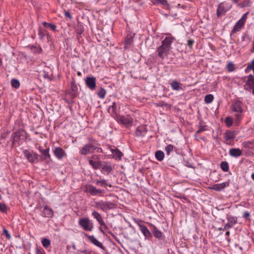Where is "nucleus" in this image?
<instances>
[{
    "label": "nucleus",
    "mask_w": 254,
    "mask_h": 254,
    "mask_svg": "<svg viewBox=\"0 0 254 254\" xmlns=\"http://www.w3.org/2000/svg\"><path fill=\"white\" fill-rule=\"evenodd\" d=\"M229 154L232 157L237 158L242 155V151L239 148H233L229 150Z\"/></svg>",
    "instance_id": "nucleus-20"
},
{
    "label": "nucleus",
    "mask_w": 254,
    "mask_h": 254,
    "mask_svg": "<svg viewBox=\"0 0 254 254\" xmlns=\"http://www.w3.org/2000/svg\"><path fill=\"white\" fill-rule=\"evenodd\" d=\"M117 121L118 123L128 127L132 126L133 119L129 115L117 116Z\"/></svg>",
    "instance_id": "nucleus-7"
},
{
    "label": "nucleus",
    "mask_w": 254,
    "mask_h": 254,
    "mask_svg": "<svg viewBox=\"0 0 254 254\" xmlns=\"http://www.w3.org/2000/svg\"><path fill=\"white\" fill-rule=\"evenodd\" d=\"M86 85L91 90H93L95 89L96 86L95 77H87L85 79Z\"/></svg>",
    "instance_id": "nucleus-13"
},
{
    "label": "nucleus",
    "mask_w": 254,
    "mask_h": 254,
    "mask_svg": "<svg viewBox=\"0 0 254 254\" xmlns=\"http://www.w3.org/2000/svg\"><path fill=\"white\" fill-rule=\"evenodd\" d=\"M3 234L5 235L6 238L8 240L11 239V237L8 231L6 229H3Z\"/></svg>",
    "instance_id": "nucleus-51"
},
{
    "label": "nucleus",
    "mask_w": 254,
    "mask_h": 254,
    "mask_svg": "<svg viewBox=\"0 0 254 254\" xmlns=\"http://www.w3.org/2000/svg\"><path fill=\"white\" fill-rule=\"evenodd\" d=\"M85 235L87 238L88 240L92 244L103 250L105 249V247L103 246V244L100 242L93 235L90 236L87 234H85Z\"/></svg>",
    "instance_id": "nucleus-15"
},
{
    "label": "nucleus",
    "mask_w": 254,
    "mask_h": 254,
    "mask_svg": "<svg viewBox=\"0 0 254 254\" xmlns=\"http://www.w3.org/2000/svg\"><path fill=\"white\" fill-rule=\"evenodd\" d=\"M11 85L15 88H18L20 86V82L18 79L13 78L11 80Z\"/></svg>",
    "instance_id": "nucleus-37"
},
{
    "label": "nucleus",
    "mask_w": 254,
    "mask_h": 254,
    "mask_svg": "<svg viewBox=\"0 0 254 254\" xmlns=\"http://www.w3.org/2000/svg\"><path fill=\"white\" fill-rule=\"evenodd\" d=\"M146 132V127L144 126H139L137 127L136 134L137 136H144Z\"/></svg>",
    "instance_id": "nucleus-26"
},
{
    "label": "nucleus",
    "mask_w": 254,
    "mask_h": 254,
    "mask_svg": "<svg viewBox=\"0 0 254 254\" xmlns=\"http://www.w3.org/2000/svg\"><path fill=\"white\" fill-rule=\"evenodd\" d=\"M233 225L231 224V223H229L228 222L227 223H226L224 226V230H228L230 228L232 227Z\"/></svg>",
    "instance_id": "nucleus-55"
},
{
    "label": "nucleus",
    "mask_w": 254,
    "mask_h": 254,
    "mask_svg": "<svg viewBox=\"0 0 254 254\" xmlns=\"http://www.w3.org/2000/svg\"><path fill=\"white\" fill-rule=\"evenodd\" d=\"M155 156L158 161H161L164 158V153L161 150H157L155 152Z\"/></svg>",
    "instance_id": "nucleus-29"
},
{
    "label": "nucleus",
    "mask_w": 254,
    "mask_h": 254,
    "mask_svg": "<svg viewBox=\"0 0 254 254\" xmlns=\"http://www.w3.org/2000/svg\"><path fill=\"white\" fill-rule=\"evenodd\" d=\"M32 49H34V52L35 53L39 54L42 52V49L40 47L32 46Z\"/></svg>",
    "instance_id": "nucleus-52"
},
{
    "label": "nucleus",
    "mask_w": 254,
    "mask_h": 254,
    "mask_svg": "<svg viewBox=\"0 0 254 254\" xmlns=\"http://www.w3.org/2000/svg\"><path fill=\"white\" fill-rule=\"evenodd\" d=\"M20 134L19 131H16L13 133L11 135V140L12 141V143H14L15 142H18L20 140Z\"/></svg>",
    "instance_id": "nucleus-27"
},
{
    "label": "nucleus",
    "mask_w": 254,
    "mask_h": 254,
    "mask_svg": "<svg viewBox=\"0 0 254 254\" xmlns=\"http://www.w3.org/2000/svg\"><path fill=\"white\" fill-rule=\"evenodd\" d=\"M87 140V143L80 149V154L86 155L93 153L95 151L98 153L102 152V149L99 147L100 145L96 139L92 137H88Z\"/></svg>",
    "instance_id": "nucleus-1"
},
{
    "label": "nucleus",
    "mask_w": 254,
    "mask_h": 254,
    "mask_svg": "<svg viewBox=\"0 0 254 254\" xmlns=\"http://www.w3.org/2000/svg\"><path fill=\"white\" fill-rule=\"evenodd\" d=\"M180 83L176 81V90H179L181 89Z\"/></svg>",
    "instance_id": "nucleus-59"
},
{
    "label": "nucleus",
    "mask_w": 254,
    "mask_h": 254,
    "mask_svg": "<svg viewBox=\"0 0 254 254\" xmlns=\"http://www.w3.org/2000/svg\"><path fill=\"white\" fill-rule=\"evenodd\" d=\"M23 154L25 157L30 162L33 163L38 159V155L33 151L30 152L28 150H24L23 151Z\"/></svg>",
    "instance_id": "nucleus-10"
},
{
    "label": "nucleus",
    "mask_w": 254,
    "mask_h": 254,
    "mask_svg": "<svg viewBox=\"0 0 254 254\" xmlns=\"http://www.w3.org/2000/svg\"><path fill=\"white\" fill-rule=\"evenodd\" d=\"M232 5L230 3L225 1L220 3L217 9V16L219 17L222 14H224L227 11L231 8Z\"/></svg>",
    "instance_id": "nucleus-8"
},
{
    "label": "nucleus",
    "mask_w": 254,
    "mask_h": 254,
    "mask_svg": "<svg viewBox=\"0 0 254 254\" xmlns=\"http://www.w3.org/2000/svg\"><path fill=\"white\" fill-rule=\"evenodd\" d=\"M220 168L223 171L226 172L229 169V164L226 161H222L220 164Z\"/></svg>",
    "instance_id": "nucleus-30"
},
{
    "label": "nucleus",
    "mask_w": 254,
    "mask_h": 254,
    "mask_svg": "<svg viewBox=\"0 0 254 254\" xmlns=\"http://www.w3.org/2000/svg\"><path fill=\"white\" fill-rule=\"evenodd\" d=\"M78 254L83 253L84 254H91V252L88 249H85L83 250H77Z\"/></svg>",
    "instance_id": "nucleus-49"
},
{
    "label": "nucleus",
    "mask_w": 254,
    "mask_h": 254,
    "mask_svg": "<svg viewBox=\"0 0 254 254\" xmlns=\"http://www.w3.org/2000/svg\"><path fill=\"white\" fill-rule=\"evenodd\" d=\"M43 24L45 28H50L53 31L56 30L57 26L54 24L48 23L47 22H44Z\"/></svg>",
    "instance_id": "nucleus-33"
},
{
    "label": "nucleus",
    "mask_w": 254,
    "mask_h": 254,
    "mask_svg": "<svg viewBox=\"0 0 254 254\" xmlns=\"http://www.w3.org/2000/svg\"><path fill=\"white\" fill-rule=\"evenodd\" d=\"M152 232L154 236L157 238L160 239L162 237L163 233L161 231H159L155 226H153V229Z\"/></svg>",
    "instance_id": "nucleus-28"
},
{
    "label": "nucleus",
    "mask_w": 254,
    "mask_h": 254,
    "mask_svg": "<svg viewBox=\"0 0 254 254\" xmlns=\"http://www.w3.org/2000/svg\"><path fill=\"white\" fill-rule=\"evenodd\" d=\"M254 68V59L248 63V65L245 69V72L248 73L249 71Z\"/></svg>",
    "instance_id": "nucleus-35"
},
{
    "label": "nucleus",
    "mask_w": 254,
    "mask_h": 254,
    "mask_svg": "<svg viewBox=\"0 0 254 254\" xmlns=\"http://www.w3.org/2000/svg\"><path fill=\"white\" fill-rule=\"evenodd\" d=\"M95 183L96 185L102 187H106L107 186H109L110 187H112L111 185L108 184L107 183V180H96L95 181Z\"/></svg>",
    "instance_id": "nucleus-25"
},
{
    "label": "nucleus",
    "mask_w": 254,
    "mask_h": 254,
    "mask_svg": "<svg viewBox=\"0 0 254 254\" xmlns=\"http://www.w3.org/2000/svg\"><path fill=\"white\" fill-rule=\"evenodd\" d=\"M42 216L44 217L52 218L54 217V211L48 205H45L43 207L42 212Z\"/></svg>",
    "instance_id": "nucleus-14"
},
{
    "label": "nucleus",
    "mask_w": 254,
    "mask_h": 254,
    "mask_svg": "<svg viewBox=\"0 0 254 254\" xmlns=\"http://www.w3.org/2000/svg\"><path fill=\"white\" fill-rule=\"evenodd\" d=\"M173 38L167 37L162 41V45L157 49L158 56L161 59H164L170 53L171 44L173 42Z\"/></svg>",
    "instance_id": "nucleus-2"
},
{
    "label": "nucleus",
    "mask_w": 254,
    "mask_h": 254,
    "mask_svg": "<svg viewBox=\"0 0 254 254\" xmlns=\"http://www.w3.org/2000/svg\"><path fill=\"white\" fill-rule=\"evenodd\" d=\"M53 153L56 157L59 160H61L66 156L65 152L60 147H55L53 150Z\"/></svg>",
    "instance_id": "nucleus-12"
},
{
    "label": "nucleus",
    "mask_w": 254,
    "mask_h": 254,
    "mask_svg": "<svg viewBox=\"0 0 254 254\" xmlns=\"http://www.w3.org/2000/svg\"><path fill=\"white\" fill-rule=\"evenodd\" d=\"M110 150L112 152L113 157L116 160H121L122 157L123 156V153L120 151L118 148L114 147L110 148Z\"/></svg>",
    "instance_id": "nucleus-16"
},
{
    "label": "nucleus",
    "mask_w": 254,
    "mask_h": 254,
    "mask_svg": "<svg viewBox=\"0 0 254 254\" xmlns=\"http://www.w3.org/2000/svg\"><path fill=\"white\" fill-rule=\"evenodd\" d=\"M64 15H65V17H68L69 19H71L72 18L71 15V14L69 12L65 11V13H64Z\"/></svg>",
    "instance_id": "nucleus-57"
},
{
    "label": "nucleus",
    "mask_w": 254,
    "mask_h": 254,
    "mask_svg": "<svg viewBox=\"0 0 254 254\" xmlns=\"http://www.w3.org/2000/svg\"><path fill=\"white\" fill-rule=\"evenodd\" d=\"M230 109L233 112L235 113V118L237 122H240L244 117L243 104L239 100H235L233 101Z\"/></svg>",
    "instance_id": "nucleus-3"
},
{
    "label": "nucleus",
    "mask_w": 254,
    "mask_h": 254,
    "mask_svg": "<svg viewBox=\"0 0 254 254\" xmlns=\"http://www.w3.org/2000/svg\"><path fill=\"white\" fill-rule=\"evenodd\" d=\"M139 230L146 238H150L152 235L148 228L143 224L139 225Z\"/></svg>",
    "instance_id": "nucleus-22"
},
{
    "label": "nucleus",
    "mask_w": 254,
    "mask_h": 254,
    "mask_svg": "<svg viewBox=\"0 0 254 254\" xmlns=\"http://www.w3.org/2000/svg\"><path fill=\"white\" fill-rule=\"evenodd\" d=\"M106 93V90L103 88H101L100 90L97 93V95L99 98L104 99L105 97Z\"/></svg>",
    "instance_id": "nucleus-41"
},
{
    "label": "nucleus",
    "mask_w": 254,
    "mask_h": 254,
    "mask_svg": "<svg viewBox=\"0 0 254 254\" xmlns=\"http://www.w3.org/2000/svg\"><path fill=\"white\" fill-rule=\"evenodd\" d=\"M250 5V0H245L241 3L238 4L241 7L249 6Z\"/></svg>",
    "instance_id": "nucleus-43"
},
{
    "label": "nucleus",
    "mask_w": 254,
    "mask_h": 254,
    "mask_svg": "<svg viewBox=\"0 0 254 254\" xmlns=\"http://www.w3.org/2000/svg\"><path fill=\"white\" fill-rule=\"evenodd\" d=\"M244 24L245 23L244 22L239 20L234 25V28L232 31V33H235L237 32L240 31Z\"/></svg>",
    "instance_id": "nucleus-24"
},
{
    "label": "nucleus",
    "mask_w": 254,
    "mask_h": 254,
    "mask_svg": "<svg viewBox=\"0 0 254 254\" xmlns=\"http://www.w3.org/2000/svg\"><path fill=\"white\" fill-rule=\"evenodd\" d=\"M44 35H45V34L43 32V31L41 29H39V38L41 39H43V38L44 37Z\"/></svg>",
    "instance_id": "nucleus-56"
},
{
    "label": "nucleus",
    "mask_w": 254,
    "mask_h": 254,
    "mask_svg": "<svg viewBox=\"0 0 254 254\" xmlns=\"http://www.w3.org/2000/svg\"><path fill=\"white\" fill-rule=\"evenodd\" d=\"M171 85L173 89H175V81H173L171 82Z\"/></svg>",
    "instance_id": "nucleus-60"
},
{
    "label": "nucleus",
    "mask_w": 254,
    "mask_h": 254,
    "mask_svg": "<svg viewBox=\"0 0 254 254\" xmlns=\"http://www.w3.org/2000/svg\"><path fill=\"white\" fill-rule=\"evenodd\" d=\"M84 191L89 193L92 196H103V194L105 193L104 190L97 189L96 187L91 185H86Z\"/></svg>",
    "instance_id": "nucleus-6"
},
{
    "label": "nucleus",
    "mask_w": 254,
    "mask_h": 254,
    "mask_svg": "<svg viewBox=\"0 0 254 254\" xmlns=\"http://www.w3.org/2000/svg\"><path fill=\"white\" fill-rule=\"evenodd\" d=\"M243 217L245 218H247L248 217L250 216V213L248 211H245L243 215Z\"/></svg>",
    "instance_id": "nucleus-58"
},
{
    "label": "nucleus",
    "mask_w": 254,
    "mask_h": 254,
    "mask_svg": "<svg viewBox=\"0 0 254 254\" xmlns=\"http://www.w3.org/2000/svg\"><path fill=\"white\" fill-rule=\"evenodd\" d=\"M91 216L97 221L100 225H105V223L103 220L101 214L98 212L96 211V210H93L92 212Z\"/></svg>",
    "instance_id": "nucleus-17"
},
{
    "label": "nucleus",
    "mask_w": 254,
    "mask_h": 254,
    "mask_svg": "<svg viewBox=\"0 0 254 254\" xmlns=\"http://www.w3.org/2000/svg\"><path fill=\"white\" fill-rule=\"evenodd\" d=\"M71 92L70 93L72 96H75L78 91V88L77 86L73 82L71 83L70 86Z\"/></svg>",
    "instance_id": "nucleus-34"
},
{
    "label": "nucleus",
    "mask_w": 254,
    "mask_h": 254,
    "mask_svg": "<svg viewBox=\"0 0 254 254\" xmlns=\"http://www.w3.org/2000/svg\"><path fill=\"white\" fill-rule=\"evenodd\" d=\"M133 41L132 37L130 36H127L125 40V44L126 45V48H127V45H130L132 44Z\"/></svg>",
    "instance_id": "nucleus-44"
},
{
    "label": "nucleus",
    "mask_w": 254,
    "mask_h": 254,
    "mask_svg": "<svg viewBox=\"0 0 254 254\" xmlns=\"http://www.w3.org/2000/svg\"><path fill=\"white\" fill-rule=\"evenodd\" d=\"M250 51H251V53H254V45H253V46H252V48L251 49Z\"/></svg>",
    "instance_id": "nucleus-61"
},
{
    "label": "nucleus",
    "mask_w": 254,
    "mask_h": 254,
    "mask_svg": "<svg viewBox=\"0 0 254 254\" xmlns=\"http://www.w3.org/2000/svg\"><path fill=\"white\" fill-rule=\"evenodd\" d=\"M246 78L247 80L244 85V89L249 92H252L254 94V76L252 74H250Z\"/></svg>",
    "instance_id": "nucleus-9"
},
{
    "label": "nucleus",
    "mask_w": 254,
    "mask_h": 254,
    "mask_svg": "<svg viewBox=\"0 0 254 254\" xmlns=\"http://www.w3.org/2000/svg\"><path fill=\"white\" fill-rule=\"evenodd\" d=\"M39 151L42 154V156H41L42 160H45L47 159H51V155L49 153V148H48L46 149H42L39 148Z\"/></svg>",
    "instance_id": "nucleus-23"
},
{
    "label": "nucleus",
    "mask_w": 254,
    "mask_h": 254,
    "mask_svg": "<svg viewBox=\"0 0 254 254\" xmlns=\"http://www.w3.org/2000/svg\"><path fill=\"white\" fill-rule=\"evenodd\" d=\"M95 205L96 208H99L104 212L115 209L117 206L116 204L112 202L103 200L95 202Z\"/></svg>",
    "instance_id": "nucleus-4"
},
{
    "label": "nucleus",
    "mask_w": 254,
    "mask_h": 254,
    "mask_svg": "<svg viewBox=\"0 0 254 254\" xmlns=\"http://www.w3.org/2000/svg\"><path fill=\"white\" fill-rule=\"evenodd\" d=\"M225 123L227 127H231L233 123V120L231 117H227L225 120Z\"/></svg>",
    "instance_id": "nucleus-39"
},
{
    "label": "nucleus",
    "mask_w": 254,
    "mask_h": 254,
    "mask_svg": "<svg viewBox=\"0 0 254 254\" xmlns=\"http://www.w3.org/2000/svg\"><path fill=\"white\" fill-rule=\"evenodd\" d=\"M95 157V155H93L90 158L89 160V163L94 169H100L102 163L100 161L94 160Z\"/></svg>",
    "instance_id": "nucleus-18"
},
{
    "label": "nucleus",
    "mask_w": 254,
    "mask_h": 254,
    "mask_svg": "<svg viewBox=\"0 0 254 254\" xmlns=\"http://www.w3.org/2000/svg\"><path fill=\"white\" fill-rule=\"evenodd\" d=\"M230 235V232L229 231H227L226 233V236L229 237Z\"/></svg>",
    "instance_id": "nucleus-63"
},
{
    "label": "nucleus",
    "mask_w": 254,
    "mask_h": 254,
    "mask_svg": "<svg viewBox=\"0 0 254 254\" xmlns=\"http://www.w3.org/2000/svg\"><path fill=\"white\" fill-rule=\"evenodd\" d=\"M249 14V12H247L245 13L240 19L241 21L245 23L247 18V15Z\"/></svg>",
    "instance_id": "nucleus-53"
},
{
    "label": "nucleus",
    "mask_w": 254,
    "mask_h": 254,
    "mask_svg": "<svg viewBox=\"0 0 254 254\" xmlns=\"http://www.w3.org/2000/svg\"><path fill=\"white\" fill-rule=\"evenodd\" d=\"M7 207L5 204L0 202V211L3 213H6Z\"/></svg>",
    "instance_id": "nucleus-46"
},
{
    "label": "nucleus",
    "mask_w": 254,
    "mask_h": 254,
    "mask_svg": "<svg viewBox=\"0 0 254 254\" xmlns=\"http://www.w3.org/2000/svg\"><path fill=\"white\" fill-rule=\"evenodd\" d=\"M227 218L228 220V222L232 225H234L236 224L237 222L238 219L237 217L236 216L228 215L227 216Z\"/></svg>",
    "instance_id": "nucleus-32"
},
{
    "label": "nucleus",
    "mask_w": 254,
    "mask_h": 254,
    "mask_svg": "<svg viewBox=\"0 0 254 254\" xmlns=\"http://www.w3.org/2000/svg\"><path fill=\"white\" fill-rule=\"evenodd\" d=\"M152 1L154 3V4H156L161 3L163 5H164L167 3V1L166 0H152Z\"/></svg>",
    "instance_id": "nucleus-48"
},
{
    "label": "nucleus",
    "mask_w": 254,
    "mask_h": 254,
    "mask_svg": "<svg viewBox=\"0 0 254 254\" xmlns=\"http://www.w3.org/2000/svg\"><path fill=\"white\" fill-rule=\"evenodd\" d=\"M194 43V41L193 39H189L187 41V45L190 48H192Z\"/></svg>",
    "instance_id": "nucleus-54"
},
{
    "label": "nucleus",
    "mask_w": 254,
    "mask_h": 254,
    "mask_svg": "<svg viewBox=\"0 0 254 254\" xmlns=\"http://www.w3.org/2000/svg\"><path fill=\"white\" fill-rule=\"evenodd\" d=\"M103 173L109 174L112 171V167L110 164L107 163H102L100 168Z\"/></svg>",
    "instance_id": "nucleus-21"
},
{
    "label": "nucleus",
    "mask_w": 254,
    "mask_h": 254,
    "mask_svg": "<svg viewBox=\"0 0 254 254\" xmlns=\"http://www.w3.org/2000/svg\"><path fill=\"white\" fill-rule=\"evenodd\" d=\"M75 31L77 35H80L83 32L84 28L82 25H79L76 28Z\"/></svg>",
    "instance_id": "nucleus-45"
},
{
    "label": "nucleus",
    "mask_w": 254,
    "mask_h": 254,
    "mask_svg": "<svg viewBox=\"0 0 254 254\" xmlns=\"http://www.w3.org/2000/svg\"><path fill=\"white\" fill-rule=\"evenodd\" d=\"M251 177H252V179L254 181V173H253L252 174V176Z\"/></svg>",
    "instance_id": "nucleus-64"
},
{
    "label": "nucleus",
    "mask_w": 254,
    "mask_h": 254,
    "mask_svg": "<svg viewBox=\"0 0 254 254\" xmlns=\"http://www.w3.org/2000/svg\"><path fill=\"white\" fill-rule=\"evenodd\" d=\"M41 243L43 247L47 248L50 245L51 241L47 238H44L42 239Z\"/></svg>",
    "instance_id": "nucleus-40"
},
{
    "label": "nucleus",
    "mask_w": 254,
    "mask_h": 254,
    "mask_svg": "<svg viewBox=\"0 0 254 254\" xmlns=\"http://www.w3.org/2000/svg\"><path fill=\"white\" fill-rule=\"evenodd\" d=\"M117 106L115 102H113L112 105L109 106L108 109V112L110 114H115L116 112Z\"/></svg>",
    "instance_id": "nucleus-36"
},
{
    "label": "nucleus",
    "mask_w": 254,
    "mask_h": 254,
    "mask_svg": "<svg viewBox=\"0 0 254 254\" xmlns=\"http://www.w3.org/2000/svg\"><path fill=\"white\" fill-rule=\"evenodd\" d=\"M173 145L171 144L167 145L165 148V150L166 152V155L167 156H169L171 154V153L173 152Z\"/></svg>",
    "instance_id": "nucleus-42"
},
{
    "label": "nucleus",
    "mask_w": 254,
    "mask_h": 254,
    "mask_svg": "<svg viewBox=\"0 0 254 254\" xmlns=\"http://www.w3.org/2000/svg\"><path fill=\"white\" fill-rule=\"evenodd\" d=\"M36 254H45V252L42 248L37 247L36 249Z\"/></svg>",
    "instance_id": "nucleus-50"
},
{
    "label": "nucleus",
    "mask_w": 254,
    "mask_h": 254,
    "mask_svg": "<svg viewBox=\"0 0 254 254\" xmlns=\"http://www.w3.org/2000/svg\"><path fill=\"white\" fill-rule=\"evenodd\" d=\"M236 137L235 131L227 130L224 134V139L226 144H230Z\"/></svg>",
    "instance_id": "nucleus-11"
},
{
    "label": "nucleus",
    "mask_w": 254,
    "mask_h": 254,
    "mask_svg": "<svg viewBox=\"0 0 254 254\" xmlns=\"http://www.w3.org/2000/svg\"><path fill=\"white\" fill-rule=\"evenodd\" d=\"M214 100V97L212 94H207L204 97V101L206 104L211 103Z\"/></svg>",
    "instance_id": "nucleus-38"
},
{
    "label": "nucleus",
    "mask_w": 254,
    "mask_h": 254,
    "mask_svg": "<svg viewBox=\"0 0 254 254\" xmlns=\"http://www.w3.org/2000/svg\"><path fill=\"white\" fill-rule=\"evenodd\" d=\"M79 226L84 231L91 232L94 228L93 223L88 217L81 218L78 222Z\"/></svg>",
    "instance_id": "nucleus-5"
},
{
    "label": "nucleus",
    "mask_w": 254,
    "mask_h": 254,
    "mask_svg": "<svg viewBox=\"0 0 254 254\" xmlns=\"http://www.w3.org/2000/svg\"><path fill=\"white\" fill-rule=\"evenodd\" d=\"M226 68L229 72H232L235 69V64L232 62H228L226 64Z\"/></svg>",
    "instance_id": "nucleus-31"
},
{
    "label": "nucleus",
    "mask_w": 254,
    "mask_h": 254,
    "mask_svg": "<svg viewBox=\"0 0 254 254\" xmlns=\"http://www.w3.org/2000/svg\"><path fill=\"white\" fill-rule=\"evenodd\" d=\"M206 130V126H200L197 130L196 131V134L200 133V132Z\"/></svg>",
    "instance_id": "nucleus-47"
},
{
    "label": "nucleus",
    "mask_w": 254,
    "mask_h": 254,
    "mask_svg": "<svg viewBox=\"0 0 254 254\" xmlns=\"http://www.w3.org/2000/svg\"><path fill=\"white\" fill-rule=\"evenodd\" d=\"M101 226H103V228L105 229V230H108V227H107V226L106 225V224H105V225H101Z\"/></svg>",
    "instance_id": "nucleus-62"
},
{
    "label": "nucleus",
    "mask_w": 254,
    "mask_h": 254,
    "mask_svg": "<svg viewBox=\"0 0 254 254\" xmlns=\"http://www.w3.org/2000/svg\"><path fill=\"white\" fill-rule=\"evenodd\" d=\"M229 186V182L227 181L222 183L216 184L213 185L212 187V189L216 191H220Z\"/></svg>",
    "instance_id": "nucleus-19"
}]
</instances>
